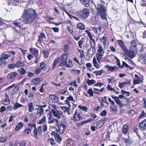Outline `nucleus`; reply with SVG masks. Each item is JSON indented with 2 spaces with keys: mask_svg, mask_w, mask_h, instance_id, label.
<instances>
[{
  "mask_svg": "<svg viewBox=\"0 0 146 146\" xmlns=\"http://www.w3.org/2000/svg\"><path fill=\"white\" fill-rule=\"evenodd\" d=\"M37 16L35 10L32 9H25L21 18L25 24H31L34 21Z\"/></svg>",
  "mask_w": 146,
  "mask_h": 146,
  "instance_id": "nucleus-1",
  "label": "nucleus"
},
{
  "mask_svg": "<svg viewBox=\"0 0 146 146\" xmlns=\"http://www.w3.org/2000/svg\"><path fill=\"white\" fill-rule=\"evenodd\" d=\"M90 11L89 9L84 8L76 13V15L81 18L83 19H86L89 16Z\"/></svg>",
  "mask_w": 146,
  "mask_h": 146,
  "instance_id": "nucleus-2",
  "label": "nucleus"
},
{
  "mask_svg": "<svg viewBox=\"0 0 146 146\" xmlns=\"http://www.w3.org/2000/svg\"><path fill=\"white\" fill-rule=\"evenodd\" d=\"M106 3L103 1L100 0V2L96 4L95 5L98 13H101L106 11V8L105 6Z\"/></svg>",
  "mask_w": 146,
  "mask_h": 146,
  "instance_id": "nucleus-3",
  "label": "nucleus"
},
{
  "mask_svg": "<svg viewBox=\"0 0 146 146\" xmlns=\"http://www.w3.org/2000/svg\"><path fill=\"white\" fill-rule=\"evenodd\" d=\"M57 132L58 130L56 129V131L52 132L51 135L52 136H54V138L56 142L60 144L62 141V139L60 135L57 133Z\"/></svg>",
  "mask_w": 146,
  "mask_h": 146,
  "instance_id": "nucleus-4",
  "label": "nucleus"
},
{
  "mask_svg": "<svg viewBox=\"0 0 146 146\" xmlns=\"http://www.w3.org/2000/svg\"><path fill=\"white\" fill-rule=\"evenodd\" d=\"M51 112L54 116L57 119H61L63 115V113L60 110H51Z\"/></svg>",
  "mask_w": 146,
  "mask_h": 146,
  "instance_id": "nucleus-5",
  "label": "nucleus"
},
{
  "mask_svg": "<svg viewBox=\"0 0 146 146\" xmlns=\"http://www.w3.org/2000/svg\"><path fill=\"white\" fill-rule=\"evenodd\" d=\"M36 106H38V108L37 109L36 113L38 115L39 114L40 115L44 112L43 108H45L46 106V104H45L42 106H40L38 105H36Z\"/></svg>",
  "mask_w": 146,
  "mask_h": 146,
  "instance_id": "nucleus-6",
  "label": "nucleus"
},
{
  "mask_svg": "<svg viewBox=\"0 0 146 146\" xmlns=\"http://www.w3.org/2000/svg\"><path fill=\"white\" fill-rule=\"evenodd\" d=\"M138 126L140 130L143 131H146V119L140 123Z\"/></svg>",
  "mask_w": 146,
  "mask_h": 146,
  "instance_id": "nucleus-7",
  "label": "nucleus"
},
{
  "mask_svg": "<svg viewBox=\"0 0 146 146\" xmlns=\"http://www.w3.org/2000/svg\"><path fill=\"white\" fill-rule=\"evenodd\" d=\"M114 101L117 104L120 106L121 108H122L123 106L127 105L128 103V102L124 103V101H122V102H121V101L119 100L118 97H115L114 98Z\"/></svg>",
  "mask_w": 146,
  "mask_h": 146,
  "instance_id": "nucleus-8",
  "label": "nucleus"
},
{
  "mask_svg": "<svg viewBox=\"0 0 146 146\" xmlns=\"http://www.w3.org/2000/svg\"><path fill=\"white\" fill-rule=\"evenodd\" d=\"M58 131L60 134L63 133L66 129V125L62 123H60L58 126Z\"/></svg>",
  "mask_w": 146,
  "mask_h": 146,
  "instance_id": "nucleus-9",
  "label": "nucleus"
},
{
  "mask_svg": "<svg viewBox=\"0 0 146 146\" xmlns=\"http://www.w3.org/2000/svg\"><path fill=\"white\" fill-rule=\"evenodd\" d=\"M82 113L80 112H78L76 111H75L74 115L73 118L74 119V121H79L80 119H83L82 117L81 116L80 114Z\"/></svg>",
  "mask_w": 146,
  "mask_h": 146,
  "instance_id": "nucleus-10",
  "label": "nucleus"
},
{
  "mask_svg": "<svg viewBox=\"0 0 146 146\" xmlns=\"http://www.w3.org/2000/svg\"><path fill=\"white\" fill-rule=\"evenodd\" d=\"M55 121L56 122L57 124H58V120L57 119L53 117L52 115L51 114V116H49L48 118V123L49 124H51L54 123Z\"/></svg>",
  "mask_w": 146,
  "mask_h": 146,
  "instance_id": "nucleus-11",
  "label": "nucleus"
},
{
  "mask_svg": "<svg viewBox=\"0 0 146 146\" xmlns=\"http://www.w3.org/2000/svg\"><path fill=\"white\" fill-rule=\"evenodd\" d=\"M21 19H19L18 20H16L15 22L13 23V24L16 26L19 27H21L24 24H25L23 21V20H21Z\"/></svg>",
  "mask_w": 146,
  "mask_h": 146,
  "instance_id": "nucleus-12",
  "label": "nucleus"
},
{
  "mask_svg": "<svg viewBox=\"0 0 146 146\" xmlns=\"http://www.w3.org/2000/svg\"><path fill=\"white\" fill-rule=\"evenodd\" d=\"M29 51L31 53L34 55L36 58H38V51L37 49L35 48H30Z\"/></svg>",
  "mask_w": 146,
  "mask_h": 146,
  "instance_id": "nucleus-13",
  "label": "nucleus"
},
{
  "mask_svg": "<svg viewBox=\"0 0 146 146\" xmlns=\"http://www.w3.org/2000/svg\"><path fill=\"white\" fill-rule=\"evenodd\" d=\"M105 66L108 69V71H117L118 70V68L116 66H110L109 65H106Z\"/></svg>",
  "mask_w": 146,
  "mask_h": 146,
  "instance_id": "nucleus-14",
  "label": "nucleus"
},
{
  "mask_svg": "<svg viewBox=\"0 0 146 146\" xmlns=\"http://www.w3.org/2000/svg\"><path fill=\"white\" fill-rule=\"evenodd\" d=\"M49 98L52 102L54 103H57L58 102V98L53 94H50L49 96Z\"/></svg>",
  "mask_w": 146,
  "mask_h": 146,
  "instance_id": "nucleus-15",
  "label": "nucleus"
},
{
  "mask_svg": "<svg viewBox=\"0 0 146 146\" xmlns=\"http://www.w3.org/2000/svg\"><path fill=\"white\" fill-rule=\"evenodd\" d=\"M17 75V74L14 72H11L7 76L8 79L12 80L15 78Z\"/></svg>",
  "mask_w": 146,
  "mask_h": 146,
  "instance_id": "nucleus-16",
  "label": "nucleus"
},
{
  "mask_svg": "<svg viewBox=\"0 0 146 146\" xmlns=\"http://www.w3.org/2000/svg\"><path fill=\"white\" fill-rule=\"evenodd\" d=\"M130 83L131 81L129 80L124 81L122 82H119L118 87L121 89L125 85L128 84H130Z\"/></svg>",
  "mask_w": 146,
  "mask_h": 146,
  "instance_id": "nucleus-17",
  "label": "nucleus"
},
{
  "mask_svg": "<svg viewBox=\"0 0 146 146\" xmlns=\"http://www.w3.org/2000/svg\"><path fill=\"white\" fill-rule=\"evenodd\" d=\"M130 49V50H133L134 51H137L136 43L135 40H133L131 42Z\"/></svg>",
  "mask_w": 146,
  "mask_h": 146,
  "instance_id": "nucleus-18",
  "label": "nucleus"
},
{
  "mask_svg": "<svg viewBox=\"0 0 146 146\" xmlns=\"http://www.w3.org/2000/svg\"><path fill=\"white\" fill-rule=\"evenodd\" d=\"M68 54L67 53L64 54L62 55L61 57V59L62 62H66L68 60L70 59L68 58Z\"/></svg>",
  "mask_w": 146,
  "mask_h": 146,
  "instance_id": "nucleus-19",
  "label": "nucleus"
},
{
  "mask_svg": "<svg viewBox=\"0 0 146 146\" xmlns=\"http://www.w3.org/2000/svg\"><path fill=\"white\" fill-rule=\"evenodd\" d=\"M80 1L81 3L86 7H88L90 5V0H80Z\"/></svg>",
  "mask_w": 146,
  "mask_h": 146,
  "instance_id": "nucleus-20",
  "label": "nucleus"
},
{
  "mask_svg": "<svg viewBox=\"0 0 146 146\" xmlns=\"http://www.w3.org/2000/svg\"><path fill=\"white\" fill-rule=\"evenodd\" d=\"M42 80V79L41 78H36L32 80L31 81V82L34 83L35 84H38Z\"/></svg>",
  "mask_w": 146,
  "mask_h": 146,
  "instance_id": "nucleus-21",
  "label": "nucleus"
},
{
  "mask_svg": "<svg viewBox=\"0 0 146 146\" xmlns=\"http://www.w3.org/2000/svg\"><path fill=\"white\" fill-rule=\"evenodd\" d=\"M23 124L21 122H20L16 126L15 128V130L16 131H19L23 127Z\"/></svg>",
  "mask_w": 146,
  "mask_h": 146,
  "instance_id": "nucleus-22",
  "label": "nucleus"
},
{
  "mask_svg": "<svg viewBox=\"0 0 146 146\" xmlns=\"http://www.w3.org/2000/svg\"><path fill=\"white\" fill-rule=\"evenodd\" d=\"M43 38H46V36L44 33H41L40 34V35L39 36V38L38 39V41L40 43H42V39Z\"/></svg>",
  "mask_w": 146,
  "mask_h": 146,
  "instance_id": "nucleus-23",
  "label": "nucleus"
},
{
  "mask_svg": "<svg viewBox=\"0 0 146 146\" xmlns=\"http://www.w3.org/2000/svg\"><path fill=\"white\" fill-rule=\"evenodd\" d=\"M25 65V64L22 61L19 60L17 61L16 63V66L18 68L23 67Z\"/></svg>",
  "mask_w": 146,
  "mask_h": 146,
  "instance_id": "nucleus-24",
  "label": "nucleus"
},
{
  "mask_svg": "<svg viewBox=\"0 0 146 146\" xmlns=\"http://www.w3.org/2000/svg\"><path fill=\"white\" fill-rule=\"evenodd\" d=\"M32 130V128H25L24 129L23 133L25 134L28 135L31 133Z\"/></svg>",
  "mask_w": 146,
  "mask_h": 146,
  "instance_id": "nucleus-25",
  "label": "nucleus"
},
{
  "mask_svg": "<svg viewBox=\"0 0 146 146\" xmlns=\"http://www.w3.org/2000/svg\"><path fill=\"white\" fill-rule=\"evenodd\" d=\"M93 62L94 67L97 68H100L99 64L97 62L96 59L95 57L93 58Z\"/></svg>",
  "mask_w": 146,
  "mask_h": 146,
  "instance_id": "nucleus-26",
  "label": "nucleus"
},
{
  "mask_svg": "<svg viewBox=\"0 0 146 146\" xmlns=\"http://www.w3.org/2000/svg\"><path fill=\"white\" fill-rule=\"evenodd\" d=\"M134 51L133 50H130L128 53V56L129 57L131 58H134L135 56V54Z\"/></svg>",
  "mask_w": 146,
  "mask_h": 146,
  "instance_id": "nucleus-27",
  "label": "nucleus"
},
{
  "mask_svg": "<svg viewBox=\"0 0 146 146\" xmlns=\"http://www.w3.org/2000/svg\"><path fill=\"white\" fill-rule=\"evenodd\" d=\"M106 11L103 12H102L100 13L101 16V18L103 20H106Z\"/></svg>",
  "mask_w": 146,
  "mask_h": 146,
  "instance_id": "nucleus-28",
  "label": "nucleus"
},
{
  "mask_svg": "<svg viewBox=\"0 0 146 146\" xmlns=\"http://www.w3.org/2000/svg\"><path fill=\"white\" fill-rule=\"evenodd\" d=\"M11 56V55H8L6 54H2L1 56V58L3 60H7L10 56Z\"/></svg>",
  "mask_w": 146,
  "mask_h": 146,
  "instance_id": "nucleus-29",
  "label": "nucleus"
},
{
  "mask_svg": "<svg viewBox=\"0 0 146 146\" xmlns=\"http://www.w3.org/2000/svg\"><path fill=\"white\" fill-rule=\"evenodd\" d=\"M77 27L78 29L82 30H84L85 29L84 25L81 23H79L77 24Z\"/></svg>",
  "mask_w": 146,
  "mask_h": 146,
  "instance_id": "nucleus-30",
  "label": "nucleus"
},
{
  "mask_svg": "<svg viewBox=\"0 0 146 146\" xmlns=\"http://www.w3.org/2000/svg\"><path fill=\"white\" fill-rule=\"evenodd\" d=\"M41 69L43 70H45L47 69L46 64L43 62H41L40 65Z\"/></svg>",
  "mask_w": 146,
  "mask_h": 146,
  "instance_id": "nucleus-31",
  "label": "nucleus"
},
{
  "mask_svg": "<svg viewBox=\"0 0 146 146\" xmlns=\"http://www.w3.org/2000/svg\"><path fill=\"white\" fill-rule=\"evenodd\" d=\"M29 111V112L32 111L34 109V107L33 106V103L31 102L29 103L28 104Z\"/></svg>",
  "mask_w": 146,
  "mask_h": 146,
  "instance_id": "nucleus-32",
  "label": "nucleus"
},
{
  "mask_svg": "<svg viewBox=\"0 0 146 146\" xmlns=\"http://www.w3.org/2000/svg\"><path fill=\"white\" fill-rule=\"evenodd\" d=\"M66 65L68 68H71L72 66V64L71 60L70 59L66 62Z\"/></svg>",
  "mask_w": 146,
  "mask_h": 146,
  "instance_id": "nucleus-33",
  "label": "nucleus"
},
{
  "mask_svg": "<svg viewBox=\"0 0 146 146\" xmlns=\"http://www.w3.org/2000/svg\"><path fill=\"white\" fill-rule=\"evenodd\" d=\"M143 82L142 80H140L139 78L136 79H134L133 80V84L135 85L136 84H139Z\"/></svg>",
  "mask_w": 146,
  "mask_h": 146,
  "instance_id": "nucleus-34",
  "label": "nucleus"
},
{
  "mask_svg": "<svg viewBox=\"0 0 146 146\" xmlns=\"http://www.w3.org/2000/svg\"><path fill=\"white\" fill-rule=\"evenodd\" d=\"M128 125H124L123 128V131L125 134H126L127 133L128 131Z\"/></svg>",
  "mask_w": 146,
  "mask_h": 146,
  "instance_id": "nucleus-35",
  "label": "nucleus"
},
{
  "mask_svg": "<svg viewBox=\"0 0 146 146\" xmlns=\"http://www.w3.org/2000/svg\"><path fill=\"white\" fill-rule=\"evenodd\" d=\"M96 82V81L94 80L93 79H92V80L88 79L87 81V84L88 85V86H89L90 85H92L95 83Z\"/></svg>",
  "mask_w": 146,
  "mask_h": 146,
  "instance_id": "nucleus-36",
  "label": "nucleus"
},
{
  "mask_svg": "<svg viewBox=\"0 0 146 146\" xmlns=\"http://www.w3.org/2000/svg\"><path fill=\"white\" fill-rule=\"evenodd\" d=\"M60 61V58H58L55 59L54 62V64L53 65V68L54 69L55 66H56L57 63Z\"/></svg>",
  "mask_w": 146,
  "mask_h": 146,
  "instance_id": "nucleus-37",
  "label": "nucleus"
},
{
  "mask_svg": "<svg viewBox=\"0 0 146 146\" xmlns=\"http://www.w3.org/2000/svg\"><path fill=\"white\" fill-rule=\"evenodd\" d=\"M64 52H66L69 50L70 49V47L69 45L65 44L64 45Z\"/></svg>",
  "mask_w": 146,
  "mask_h": 146,
  "instance_id": "nucleus-38",
  "label": "nucleus"
},
{
  "mask_svg": "<svg viewBox=\"0 0 146 146\" xmlns=\"http://www.w3.org/2000/svg\"><path fill=\"white\" fill-rule=\"evenodd\" d=\"M85 40V39L82 38H81V39L78 42V46H79L81 48H82L81 45L83 43Z\"/></svg>",
  "mask_w": 146,
  "mask_h": 146,
  "instance_id": "nucleus-39",
  "label": "nucleus"
},
{
  "mask_svg": "<svg viewBox=\"0 0 146 146\" xmlns=\"http://www.w3.org/2000/svg\"><path fill=\"white\" fill-rule=\"evenodd\" d=\"M23 105L19 104L18 103L16 102L14 105V108H13V109L14 110H15L19 107H23Z\"/></svg>",
  "mask_w": 146,
  "mask_h": 146,
  "instance_id": "nucleus-40",
  "label": "nucleus"
},
{
  "mask_svg": "<svg viewBox=\"0 0 146 146\" xmlns=\"http://www.w3.org/2000/svg\"><path fill=\"white\" fill-rule=\"evenodd\" d=\"M103 55L102 54V53H98V56L97 57V59L99 63H100V60L102 58V56Z\"/></svg>",
  "mask_w": 146,
  "mask_h": 146,
  "instance_id": "nucleus-41",
  "label": "nucleus"
},
{
  "mask_svg": "<svg viewBox=\"0 0 146 146\" xmlns=\"http://www.w3.org/2000/svg\"><path fill=\"white\" fill-rule=\"evenodd\" d=\"M17 71L20 72V74H24L26 72V70L24 68H22L18 70Z\"/></svg>",
  "mask_w": 146,
  "mask_h": 146,
  "instance_id": "nucleus-42",
  "label": "nucleus"
},
{
  "mask_svg": "<svg viewBox=\"0 0 146 146\" xmlns=\"http://www.w3.org/2000/svg\"><path fill=\"white\" fill-rule=\"evenodd\" d=\"M103 71V70H101L99 71H94L93 72V73L95 74L96 76H100L102 74Z\"/></svg>",
  "mask_w": 146,
  "mask_h": 146,
  "instance_id": "nucleus-43",
  "label": "nucleus"
},
{
  "mask_svg": "<svg viewBox=\"0 0 146 146\" xmlns=\"http://www.w3.org/2000/svg\"><path fill=\"white\" fill-rule=\"evenodd\" d=\"M28 128H32L33 129V128L34 127V129L36 128V124H32L31 123H29L28 124Z\"/></svg>",
  "mask_w": 146,
  "mask_h": 146,
  "instance_id": "nucleus-44",
  "label": "nucleus"
},
{
  "mask_svg": "<svg viewBox=\"0 0 146 146\" xmlns=\"http://www.w3.org/2000/svg\"><path fill=\"white\" fill-rule=\"evenodd\" d=\"M7 139V138L6 137H0V142L2 143L5 142Z\"/></svg>",
  "mask_w": 146,
  "mask_h": 146,
  "instance_id": "nucleus-45",
  "label": "nucleus"
},
{
  "mask_svg": "<svg viewBox=\"0 0 146 146\" xmlns=\"http://www.w3.org/2000/svg\"><path fill=\"white\" fill-rule=\"evenodd\" d=\"M123 139L124 141V142L127 145H129L131 143V141L129 139H125V138H123Z\"/></svg>",
  "mask_w": 146,
  "mask_h": 146,
  "instance_id": "nucleus-46",
  "label": "nucleus"
},
{
  "mask_svg": "<svg viewBox=\"0 0 146 146\" xmlns=\"http://www.w3.org/2000/svg\"><path fill=\"white\" fill-rule=\"evenodd\" d=\"M85 32L87 34L91 40L93 39L92 38V36L91 33L88 30H86L85 31Z\"/></svg>",
  "mask_w": 146,
  "mask_h": 146,
  "instance_id": "nucleus-47",
  "label": "nucleus"
},
{
  "mask_svg": "<svg viewBox=\"0 0 146 146\" xmlns=\"http://www.w3.org/2000/svg\"><path fill=\"white\" fill-rule=\"evenodd\" d=\"M38 131L36 130V128H35V129H34L33 131V134L34 135V136L35 138H38Z\"/></svg>",
  "mask_w": 146,
  "mask_h": 146,
  "instance_id": "nucleus-48",
  "label": "nucleus"
},
{
  "mask_svg": "<svg viewBox=\"0 0 146 146\" xmlns=\"http://www.w3.org/2000/svg\"><path fill=\"white\" fill-rule=\"evenodd\" d=\"M103 125V124H102V123L101 122V121H99L97 123L96 125V128L97 129H99L100 127H101Z\"/></svg>",
  "mask_w": 146,
  "mask_h": 146,
  "instance_id": "nucleus-49",
  "label": "nucleus"
},
{
  "mask_svg": "<svg viewBox=\"0 0 146 146\" xmlns=\"http://www.w3.org/2000/svg\"><path fill=\"white\" fill-rule=\"evenodd\" d=\"M117 41L118 43L119 44V46L121 47L124 45V43L122 40H117Z\"/></svg>",
  "mask_w": 146,
  "mask_h": 146,
  "instance_id": "nucleus-50",
  "label": "nucleus"
},
{
  "mask_svg": "<svg viewBox=\"0 0 146 146\" xmlns=\"http://www.w3.org/2000/svg\"><path fill=\"white\" fill-rule=\"evenodd\" d=\"M88 93L90 94L91 96H93L94 93L92 89H89L88 91Z\"/></svg>",
  "mask_w": 146,
  "mask_h": 146,
  "instance_id": "nucleus-51",
  "label": "nucleus"
},
{
  "mask_svg": "<svg viewBox=\"0 0 146 146\" xmlns=\"http://www.w3.org/2000/svg\"><path fill=\"white\" fill-rule=\"evenodd\" d=\"M63 108H64V112L66 111L68 113V114H70L69 111L70 110V108L68 107H63Z\"/></svg>",
  "mask_w": 146,
  "mask_h": 146,
  "instance_id": "nucleus-52",
  "label": "nucleus"
},
{
  "mask_svg": "<svg viewBox=\"0 0 146 146\" xmlns=\"http://www.w3.org/2000/svg\"><path fill=\"white\" fill-rule=\"evenodd\" d=\"M36 130L38 131V133L40 135L42 133V128L41 126H39L37 128H36Z\"/></svg>",
  "mask_w": 146,
  "mask_h": 146,
  "instance_id": "nucleus-53",
  "label": "nucleus"
},
{
  "mask_svg": "<svg viewBox=\"0 0 146 146\" xmlns=\"http://www.w3.org/2000/svg\"><path fill=\"white\" fill-rule=\"evenodd\" d=\"M78 108L80 109L83 110L85 111H87V108L86 106H83L80 105H79L78 106Z\"/></svg>",
  "mask_w": 146,
  "mask_h": 146,
  "instance_id": "nucleus-54",
  "label": "nucleus"
},
{
  "mask_svg": "<svg viewBox=\"0 0 146 146\" xmlns=\"http://www.w3.org/2000/svg\"><path fill=\"white\" fill-rule=\"evenodd\" d=\"M7 63V62L2 59L1 58H0V66L2 65H4Z\"/></svg>",
  "mask_w": 146,
  "mask_h": 146,
  "instance_id": "nucleus-55",
  "label": "nucleus"
},
{
  "mask_svg": "<svg viewBox=\"0 0 146 146\" xmlns=\"http://www.w3.org/2000/svg\"><path fill=\"white\" fill-rule=\"evenodd\" d=\"M43 53L44 54V56L45 58H47L48 57L49 55V54L47 51L44 50L43 51Z\"/></svg>",
  "mask_w": 146,
  "mask_h": 146,
  "instance_id": "nucleus-56",
  "label": "nucleus"
},
{
  "mask_svg": "<svg viewBox=\"0 0 146 146\" xmlns=\"http://www.w3.org/2000/svg\"><path fill=\"white\" fill-rule=\"evenodd\" d=\"M49 141L50 142V144L52 145L55 144V142L54 141V139L52 138L49 139Z\"/></svg>",
  "mask_w": 146,
  "mask_h": 146,
  "instance_id": "nucleus-57",
  "label": "nucleus"
},
{
  "mask_svg": "<svg viewBox=\"0 0 146 146\" xmlns=\"http://www.w3.org/2000/svg\"><path fill=\"white\" fill-rule=\"evenodd\" d=\"M98 49L97 50L98 51V52L99 53H101L103 50L102 47L100 45H99L98 46Z\"/></svg>",
  "mask_w": 146,
  "mask_h": 146,
  "instance_id": "nucleus-58",
  "label": "nucleus"
},
{
  "mask_svg": "<svg viewBox=\"0 0 146 146\" xmlns=\"http://www.w3.org/2000/svg\"><path fill=\"white\" fill-rule=\"evenodd\" d=\"M111 109L113 111H116L117 110V107L114 105H110Z\"/></svg>",
  "mask_w": 146,
  "mask_h": 146,
  "instance_id": "nucleus-59",
  "label": "nucleus"
},
{
  "mask_svg": "<svg viewBox=\"0 0 146 146\" xmlns=\"http://www.w3.org/2000/svg\"><path fill=\"white\" fill-rule=\"evenodd\" d=\"M135 111L133 110H131L129 111V115L131 116H132L135 114Z\"/></svg>",
  "mask_w": 146,
  "mask_h": 146,
  "instance_id": "nucleus-60",
  "label": "nucleus"
},
{
  "mask_svg": "<svg viewBox=\"0 0 146 146\" xmlns=\"http://www.w3.org/2000/svg\"><path fill=\"white\" fill-rule=\"evenodd\" d=\"M46 121V118L44 117V118H42L41 119L40 121L38 123L40 124H42L44 121Z\"/></svg>",
  "mask_w": 146,
  "mask_h": 146,
  "instance_id": "nucleus-61",
  "label": "nucleus"
},
{
  "mask_svg": "<svg viewBox=\"0 0 146 146\" xmlns=\"http://www.w3.org/2000/svg\"><path fill=\"white\" fill-rule=\"evenodd\" d=\"M121 92V93L123 95L125 94H127L126 96H129V92H126L123 90H122Z\"/></svg>",
  "mask_w": 146,
  "mask_h": 146,
  "instance_id": "nucleus-62",
  "label": "nucleus"
},
{
  "mask_svg": "<svg viewBox=\"0 0 146 146\" xmlns=\"http://www.w3.org/2000/svg\"><path fill=\"white\" fill-rule=\"evenodd\" d=\"M146 115V113L143 111L141 114L139 116V119L143 118Z\"/></svg>",
  "mask_w": 146,
  "mask_h": 146,
  "instance_id": "nucleus-63",
  "label": "nucleus"
},
{
  "mask_svg": "<svg viewBox=\"0 0 146 146\" xmlns=\"http://www.w3.org/2000/svg\"><path fill=\"white\" fill-rule=\"evenodd\" d=\"M41 72V69L39 68H38L35 70V73L36 74H40Z\"/></svg>",
  "mask_w": 146,
  "mask_h": 146,
  "instance_id": "nucleus-64",
  "label": "nucleus"
}]
</instances>
